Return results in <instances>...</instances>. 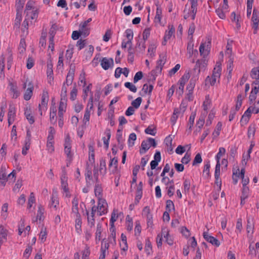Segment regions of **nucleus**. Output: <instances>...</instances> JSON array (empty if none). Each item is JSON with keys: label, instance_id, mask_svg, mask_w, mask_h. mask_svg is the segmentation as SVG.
Segmentation results:
<instances>
[{"label": "nucleus", "instance_id": "f257e3e1", "mask_svg": "<svg viewBox=\"0 0 259 259\" xmlns=\"http://www.w3.org/2000/svg\"><path fill=\"white\" fill-rule=\"evenodd\" d=\"M157 143L154 139L149 138L147 140H144L141 143V148L139 150L141 154L145 153L150 148L151 146L155 147Z\"/></svg>", "mask_w": 259, "mask_h": 259}, {"label": "nucleus", "instance_id": "f03ea898", "mask_svg": "<svg viewBox=\"0 0 259 259\" xmlns=\"http://www.w3.org/2000/svg\"><path fill=\"white\" fill-rule=\"evenodd\" d=\"M49 101V94L48 91H44L41 96V103L38 105V110L40 115L42 114V110H46Z\"/></svg>", "mask_w": 259, "mask_h": 259}, {"label": "nucleus", "instance_id": "7ed1b4c3", "mask_svg": "<svg viewBox=\"0 0 259 259\" xmlns=\"http://www.w3.org/2000/svg\"><path fill=\"white\" fill-rule=\"evenodd\" d=\"M211 44V39L207 38V42L201 43L199 47V52L201 56L205 57L208 55L207 50L210 49Z\"/></svg>", "mask_w": 259, "mask_h": 259}, {"label": "nucleus", "instance_id": "20e7f679", "mask_svg": "<svg viewBox=\"0 0 259 259\" xmlns=\"http://www.w3.org/2000/svg\"><path fill=\"white\" fill-rule=\"evenodd\" d=\"M251 21L252 22V27L254 29L253 33L255 34L256 33V31L258 29V25L259 23L258 14L255 9H254L253 10Z\"/></svg>", "mask_w": 259, "mask_h": 259}, {"label": "nucleus", "instance_id": "39448f33", "mask_svg": "<svg viewBox=\"0 0 259 259\" xmlns=\"http://www.w3.org/2000/svg\"><path fill=\"white\" fill-rule=\"evenodd\" d=\"M203 236L206 241H207V242H209L212 245H213L217 247H218L220 246V242L218 240V239H217L216 238H214L213 236H210L207 232H203Z\"/></svg>", "mask_w": 259, "mask_h": 259}, {"label": "nucleus", "instance_id": "423d86ee", "mask_svg": "<svg viewBox=\"0 0 259 259\" xmlns=\"http://www.w3.org/2000/svg\"><path fill=\"white\" fill-rule=\"evenodd\" d=\"M64 151L69 160H71L72 156L71 154L70 138L68 135L65 138Z\"/></svg>", "mask_w": 259, "mask_h": 259}, {"label": "nucleus", "instance_id": "0eeeda50", "mask_svg": "<svg viewBox=\"0 0 259 259\" xmlns=\"http://www.w3.org/2000/svg\"><path fill=\"white\" fill-rule=\"evenodd\" d=\"M143 214L146 217L147 223L148 226H151L153 225V217L150 213V209L149 206H145L143 210Z\"/></svg>", "mask_w": 259, "mask_h": 259}, {"label": "nucleus", "instance_id": "6e6552de", "mask_svg": "<svg viewBox=\"0 0 259 259\" xmlns=\"http://www.w3.org/2000/svg\"><path fill=\"white\" fill-rule=\"evenodd\" d=\"M100 62L102 67L105 70L108 69L111 66H113L114 64L112 58L107 59L105 57L103 58Z\"/></svg>", "mask_w": 259, "mask_h": 259}, {"label": "nucleus", "instance_id": "1a4fd4ad", "mask_svg": "<svg viewBox=\"0 0 259 259\" xmlns=\"http://www.w3.org/2000/svg\"><path fill=\"white\" fill-rule=\"evenodd\" d=\"M166 61V58L165 55H160L159 59L157 61V65L156 67V71H158L160 73L162 71L163 66L165 63Z\"/></svg>", "mask_w": 259, "mask_h": 259}, {"label": "nucleus", "instance_id": "9d476101", "mask_svg": "<svg viewBox=\"0 0 259 259\" xmlns=\"http://www.w3.org/2000/svg\"><path fill=\"white\" fill-rule=\"evenodd\" d=\"M105 204H106L105 199H102L101 198L99 199L97 209L99 212L100 216L105 214L107 212V209L105 208Z\"/></svg>", "mask_w": 259, "mask_h": 259}, {"label": "nucleus", "instance_id": "9b49d317", "mask_svg": "<svg viewBox=\"0 0 259 259\" xmlns=\"http://www.w3.org/2000/svg\"><path fill=\"white\" fill-rule=\"evenodd\" d=\"M154 159L151 161L150 163V166L152 170L156 168L158 165L159 162L161 160V154L159 151H156L154 155Z\"/></svg>", "mask_w": 259, "mask_h": 259}, {"label": "nucleus", "instance_id": "f8f14e48", "mask_svg": "<svg viewBox=\"0 0 259 259\" xmlns=\"http://www.w3.org/2000/svg\"><path fill=\"white\" fill-rule=\"evenodd\" d=\"M6 167L2 166L0 170V185L4 187L8 180V176L5 172Z\"/></svg>", "mask_w": 259, "mask_h": 259}, {"label": "nucleus", "instance_id": "ddd939ff", "mask_svg": "<svg viewBox=\"0 0 259 259\" xmlns=\"http://www.w3.org/2000/svg\"><path fill=\"white\" fill-rule=\"evenodd\" d=\"M47 73L49 77V82L51 83V81L53 80V64L51 60L48 61L47 62Z\"/></svg>", "mask_w": 259, "mask_h": 259}, {"label": "nucleus", "instance_id": "4468645a", "mask_svg": "<svg viewBox=\"0 0 259 259\" xmlns=\"http://www.w3.org/2000/svg\"><path fill=\"white\" fill-rule=\"evenodd\" d=\"M33 90V87L32 84L29 82L28 83V88L26 89L25 93L24 95V99L26 100H29L32 95V91Z\"/></svg>", "mask_w": 259, "mask_h": 259}, {"label": "nucleus", "instance_id": "2eb2a0df", "mask_svg": "<svg viewBox=\"0 0 259 259\" xmlns=\"http://www.w3.org/2000/svg\"><path fill=\"white\" fill-rule=\"evenodd\" d=\"M72 212L76 214V216H78V215H80L78 211V200L76 197H74L72 201Z\"/></svg>", "mask_w": 259, "mask_h": 259}, {"label": "nucleus", "instance_id": "dca6fc26", "mask_svg": "<svg viewBox=\"0 0 259 259\" xmlns=\"http://www.w3.org/2000/svg\"><path fill=\"white\" fill-rule=\"evenodd\" d=\"M198 78L196 77H192L190 79L186 88L188 92H190V94H191V92H193V90L195 87L196 80Z\"/></svg>", "mask_w": 259, "mask_h": 259}, {"label": "nucleus", "instance_id": "f3484780", "mask_svg": "<svg viewBox=\"0 0 259 259\" xmlns=\"http://www.w3.org/2000/svg\"><path fill=\"white\" fill-rule=\"evenodd\" d=\"M25 0H17L16 4V10H17V17L16 19H18V15L19 14L21 13L24 5L25 4Z\"/></svg>", "mask_w": 259, "mask_h": 259}, {"label": "nucleus", "instance_id": "a211bd4d", "mask_svg": "<svg viewBox=\"0 0 259 259\" xmlns=\"http://www.w3.org/2000/svg\"><path fill=\"white\" fill-rule=\"evenodd\" d=\"M207 66V61L204 59L198 60L196 62V67H198V73L201 70H205Z\"/></svg>", "mask_w": 259, "mask_h": 259}, {"label": "nucleus", "instance_id": "6ab92c4d", "mask_svg": "<svg viewBox=\"0 0 259 259\" xmlns=\"http://www.w3.org/2000/svg\"><path fill=\"white\" fill-rule=\"evenodd\" d=\"M102 188L101 187V185L99 183V182L96 183L94 192L96 196L100 198L102 197Z\"/></svg>", "mask_w": 259, "mask_h": 259}, {"label": "nucleus", "instance_id": "aec40b11", "mask_svg": "<svg viewBox=\"0 0 259 259\" xmlns=\"http://www.w3.org/2000/svg\"><path fill=\"white\" fill-rule=\"evenodd\" d=\"M81 224L82 222L81 215H78V216H76L75 228L76 232L78 233H79L81 231Z\"/></svg>", "mask_w": 259, "mask_h": 259}, {"label": "nucleus", "instance_id": "412c9836", "mask_svg": "<svg viewBox=\"0 0 259 259\" xmlns=\"http://www.w3.org/2000/svg\"><path fill=\"white\" fill-rule=\"evenodd\" d=\"M206 116V112H202L201 115L199 119V120L197 121L196 125L199 128L198 132H199L203 127L204 123V118Z\"/></svg>", "mask_w": 259, "mask_h": 259}, {"label": "nucleus", "instance_id": "4be33fe9", "mask_svg": "<svg viewBox=\"0 0 259 259\" xmlns=\"http://www.w3.org/2000/svg\"><path fill=\"white\" fill-rule=\"evenodd\" d=\"M118 165V159L117 157H114L110 160V162L109 164V168L110 169L112 165H114V168L112 169L113 173L115 172L117 170Z\"/></svg>", "mask_w": 259, "mask_h": 259}, {"label": "nucleus", "instance_id": "5701e85b", "mask_svg": "<svg viewBox=\"0 0 259 259\" xmlns=\"http://www.w3.org/2000/svg\"><path fill=\"white\" fill-rule=\"evenodd\" d=\"M9 85L10 87V91L13 93V98H17L19 95V93L17 90V87L16 83H13L12 82L9 83Z\"/></svg>", "mask_w": 259, "mask_h": 259}, {"label": "nucleus", "instance_id": "b1692460", "mask_svg": "<svg viewBox=\"0 0 259 259\" xmlns=\"http://www.w3.org/2000/svg\"><path fill=\"white\" fill-rule=\"evenodd\" d=\"M250 76L252 79H259V66L252 69L250 72Z\"/></svg>", "mask_w": 259, "mask_h": 259}, {"label": "nucleus", "instance_id": "393cba45", "mask_svg": "<svg viewBox=\"0 0 259 259\" xmlns=\"http://www.w3.org/2000/svg\"><path fill=\"white\" fill-rule=\"evenodd\" d=\"M16 115V109L14 106L12 104L9 105V111L8 113V118H15Z\"/></svg>", "mask_w": 259, "mask_h": 259}, {"label": "nucleus", "instance_id": "a878e982", "mask_svg": "<svg viewBox=\"0 0 259 259\" xmlns=\"http://www.w3.org/2000/svg\"><path fill=\"white\" fill-rule=\"evenodd\" d=\"M221 66V64L219 63L218 62L217 63V65L214 68L212 72V74L214 75V77H220L222 70Z\"/></svg>", "mask_w": 259, "mask_h": 259}, {"label": "nucleus", "instance_id": "bb28decb", "mask_svg": "<svg viewBox=\"0 0 259 259\" xmlns=\"http://www.w3.org/2000/svg\"><path fill=\"white\" fill-rule=\"evenodd\" d=\"M193 44L192 42H190L188 43L187 46V52L190 55V57H191L194 53H196L198 54V51L197 50H194L193 49Z\"/></svg>", "mask_w": 259, "mask_h": 259}, {"label": "nucleus", "instance_id": "cd10ccee", "mask_svg": "<svg viewBox=\"0 0 259 259\" xmlns=\"http://www.w3.org/2000/svg\"><path fill=\"white\" fill-rule=\"evenodd\" d=\"M168 29L169 30L168 31H166L164 37H165V38H167L169 39L171 37L172 35L174 33L175 31V29L172 25H169Z\"/></svg>", "mask_w": 259, "mask_h": 259}, {"label": "nucleus", "instance_id": "c85d7f7f", "mask_svg": "<svg viewBox=\"0 0 259 259\" xmlns=\"http://www.w3.org/2000/svg\"><path fill=\"white\" fill-rule=\"evenodd\" d=\"M209 162H207L206 164L204 165V169L203 171V175L206 178H208L210 177L209 168H210Z\"/></svg>", "mask_w": 259, "mask_h": 259}, {"label": "nucleus", "instance_id": "c756f323", "mask_svg": "<svg viewBox=\"0 0 259 259\" xmlns=\"http://www.w3.org/2000/svg\"><path fill=\"white\" fill-rule=\"evenodd\" d=\"M137 139V136L135 133H132L130 135L128 139V145L129 147H133L134 145V141Z\"/></svg>", "mask_w": 259, "mask_h": 259}, {"label": "nucleus", "instance_id": "7c9ffc66", "mask_svg": "<svg viewBox=\"0 0 259 259\" xmlns=\"http://www.w3.org/2000/svg\"><path fill=\"white\" fill-rule=\"evenodd\" d=\"M8 231L5 229L3 225L0 226V238L2 239L7 240Z\"/></svg>", "mask_w": 259, "mask_h": 259}, {"label": "nucleus", "instance_id": "2f4dec72", "mask_svg": "<svg viewBox=\"0 0 259 259\" xmlns=\"http://www.w3.org/2000/svg\"><path fill=\"white\" fill-rule=\"evenodd\" d=\"M44 209L42 207L41 205H39L38 206V209L37 210V213L36 215V219H38L39 221L44 220Z\"/></svg>", "mask_w": 259, "mask_h": 259}, {"label": "nucleus", "instance_id": "473e14b6", "mask_svg": "<svg viewBox=\"0 0 259 259\" xmlns=\"http://www.w3.org/2000/svg\"><path fill=\"white\" fill-rule=\"evenodd\" d=\"M190 77V74L189 72L185 73L180 78L179 80L180 84L184 85L185 84L186 82L188 80Z\"/></svg>", "mask_w": 259, "mask_h": 259}, {"label": "nucleus", "instance_id": "72a5a7b5", "mask_svg": "<svg viewBox=\"0 0 259 259\" xmlns=\"http://www.w3.org/2000/svg\"><path fill=\"white\" fill-rule=\"evenodd\" d=\"M179 113L180 111L178 108H175L174 109V113L170 118V121L173 124H175V123L176 122V121L178 117V114H179Z\"/></svg>", "mask_w": 259, "mask_h": 259}, {"label": "nucleus", "instance_id": "f704fd0d", "mask_svg": "<svg viewBox=\"0 0 259 259\" xmlns=\"http://www.w3.org/2000/svg\"><path fill=\"white\" fill-rule=\"evenodd\" d=\"M47 232L46 228L42 229L39 234V239L41 242H44L47 238Z\"/></svg>", "mask_w": 259, "mask_h": 259}, {"label": "nucleus", "instance_id": "c9c22d12", "mask_svg": "<svg viewBox=\"0 0 259 259\" xmlns=\"http://www.w3.org/2000/svg\"><path fill=\"white\" fill-rule=\"evenodd\" d=\"M145 250L148 255L150 254V251L152 250V244L149 239L146 240Z\"/></svg>", "mask_w": 259, "mask_h": 259}, {"label": "nucleus", "instance_id": "e433bc0d", "mask_svg": "<svg viewBox=\"0 0 259 259\" xmlns=\"http://www.w3.org/2000/svg\"><path fill=\"white\" fill-rule=\"evenodd\" d=\"M77 94V89H76V84H74V87L70 92V99L72 101L75 100Z\"/></svg>", "mask_w": 259, "mask_h": 259}, {"label": "nucleus", "instance_id": "4c0bfd02", "mask_svg": "<svg viewBox=\"0 0 259 259\" xmlns=\"http://www.w3.org/2000/svg\"><path fill=\"white\" fill-rule=\"evenodd\" d=\"M89 211L88 210H86V214L88 215L87 219L88 225L91 228H92L95 226V220L94 217H89Z\"/></svg>", "mask_w": 259, "mask_h": 259}, {"label": "nucleus", "instance_id": "58836bf2", "mask_svg": "<svg viewBox=\"0 0 259 259\" xmlns=\"http://www.w3.org/2000/svg\"><path fill=\"white\" fill-rule=\"evenodd\" d=\"M102 233V225L100 224H98L97 226V231L96 232V240L99 241L101 239V235Z\"/></svg>", "mask_w": 259, "mask_h": 259}, {"label": "nucleus", "instance_id": "ea45409f", "mask_svg": "<svg viewBox=\"0 0 259 259\" xmlns=\"http://www.w3.org/2000/svg\"><path fill=\"white\" fill-rule=\"evenodd\" d=\"M233 58H232L230 56H229V59L228 60V65H227V69L229 70V76H230V77H231V74L232 72V71L233 70Z\"/></svg>", "mask_w": 259, "mask_h": 259}, {"label": "nucleus", "instance_id": "a19ab883", "mask_svg": "<svg viewBox=\"0 0 259 259\" xmlns=\"http://www.w3.org/2000/svg\"><path fill=\"white\" fill-rule=\"evenodd\" d=\"M58 205L59 200H58V198L53 194L51 197V205L56 209Z\"/></svg>", "mask_w": 259, "mask_h": 259}, {"label": "nucleus", "instance_id": "79ce46f5", "mask_svg": "<svg viewBox=\"0 0 259 259\" xmlns=\"http://www.w3.org/2000/svg\"><path fill=\"white\" fill-rule=\"evenodd\" d=\"M198 5H193L191 6V10L190 15L191 16L192 19L194 20L195 18V15L197 13V7Z\"/></svg>", "mask_w": 259, "mask_h": 259}, {"label": "nucleus", "instance_id": "37998d69", "mask_svg": "<svg viewBox=\"0 0 259 259\" xmlns=\"http://www.w3.org/2000/svg\"><path fill=\"white\" fill-rule=\"evenodd\" d=\"M142 101V99L141 97H138L132 102V105L136 109H137L140 106Z\"/></svg>", "mask_w": 259, "mask_h": 259}, {"label": "nucleus", "instance_id": "c03bdc74", "mask_svg": "<svg viewBox=\"0 0 259 259\" xmlns=\"http://www.w3.org/2000/svg\"><path fill=\"white\" fill-rule=\"evenodd\" d=\"M124 86L134 93H136L137 91V87L132 83L130 82H126L124 83Z\"/></svg>", "mask_w": 259, "mask_h": 259}, {"label": "nucleus", "instance_id": "a18cd8bd", "mask_svg": "<svg viewBox=\"0 0 259 259\" xmlns=\"http://www.w3.org/2000/svg\"><path fill=\"white\" fill-rule=\"evenodd\" d=\"M85 180L87 181V179H88L90 180L92 179V172L91 168H89V166L88 164L87 165L86 167V172L85 174Z\"/></svg>", "mask_w": 259, "mask_h": 259}, {"label": "nucleus", "instance_id": "49530a36", "mask_svg": "<svg viewBox=\"0 0 259 259\" xmlns=\"http://www.w3.org/2000/svg\"><path fill=\"white\" fill-rule=\"evenodd\" d=\"M220 77H214V75L212 74L211 77L207 76L205 79L206 82H209L211 85L215 84L217 81V78H219Z\"/></svg>", "mask_w": 259, "mask_h": 259}, {"label": "nucleus", "instance_id": "de8ad7c7", "mask_svg": "<svg viewBox=\"0 0 259 259\" xmlns=\"http://www.w3.org/2000/svg\"><path fill=\"white\" fill-rule=\"evenodd\" d=\"M196 116V112H192L190 116L189 120V130H191L192 127L193 125L194 119Z\"/></svg>", "mask_w": 259, "mask_h": 259}, {"label": "nucleus", "instance_id": "09e8293b", "mask_svg": "<svg viewBox=\"0 0 259 259\" xmlns=\"http://www.w3.org/2000/svg\"><path fill=\"white\" fill-rule=\"evenodd\" d=\"M202 161L201 155L200 153H198L196 155L193 161L192 165H195L197 164L201 163Z\"/></svg>", "mask_w": 259, "mask_h": 259}, {"label": "nucleus", "instance_id": "8fccbe9b", "mask_svg": "<svg viewBox=\"0 0 259 259\" xmlns=\"http://www.w3.org/2000/svg\"><path fill=\"white\" fill-rule=\"evenodd\" d=\"M255 133V127L254 125H250L248 128L247 135H248V138H250L251 137V136L253 137L254 136Z\"/></svg>", "mask_w": 259, "mask_h": 259}, {"label": "nucleus", "instance_id": "3c124183", "mask_svg": "<svg viewBox=\"0 0 259 259\" xmlns=\"http://www.w3.org/2000/svg\"><path fill=\"white\" fill-rule=\"evenodd\" d=\"M25 41L24 39H21L20 40L19 47V50L20 53H23L25 51Z\"/></svg>", "mask_w": 259, "mask_h": 259}, {"label": "nucleus", "instance_id": "603ef678", "mask_svg": "<svg viewBox=\"0 0 259 259\" xmlns=\"http://www.w3.org/2000/svg\"><path fill=\"white\" fill-rule=\"evenodd\" d=\"M214 117V112H213V111L211 110L208 115V119L206 122V126H209L211 124L212 120H213Z\"/></svg>", "mask_w": 259, "mask_h": 259}, {"label": "nucleus", "instance_id": "864d4df0", "mask_svg": "<svg viewBox=\"0 0 259 259\" xmlns=\"http://www.w3.org/2000/svg\"><path fill=\"white\" fill-rule=\"evenodd\" d=\"M67 87H66L65 83L63 84L61 93V99H67Z\"/></svg>", "mask_w": 259, "mask_h": 259}, {"label": "nucleus", "instance_id": "5fc2aeb1", "mask_svg": "<svg viewBox=\"0 0 259 259\" xmlns=\"http://www.w3.org/2000/svg\"><path fill=\"white\" fill-rule=\"evenodd\" d=\"M162 15V10L159 7L157 8L156 9V13L155 17V21L157 20L159 23H160Z\"/></svg>", "mask_w": 259, "mask_h": 259}, {"label": "nucleus", "instance_id": "6e6d98bb", "mask_svg": "<svg viewBox=\"0 0 259 259\" xmlns=\"http://www.w3.org/2000/svg\"><path fill=\"white\" fill-rule=\"evenodd\" d=\"M191 160L190 154L187 152L185 156L182 158L181 162L183 164H188Z\"/></svg>", "mask_w": 259, "mask_h": 259}, {"label": "nucleus", "instance_id": "4d7b16f0", "mask_svg": "<svg viewBox=\"0 0 259 259\" xmlns=\"http://www.w3.org/2000/svg\"><path fill=\"white\" fill-rule=\"evenodd\" d=\"M190 188V181L188 179H186L184 182V190L185 192L188 193Z\"/></svg>", "mask_w": 259, "mask_h": 259}, {"label": "nucleus", "instance_id": "13d9d810", "mask_svg": "<svg viewBox=\"0 0 259 259\" xmlns=\"http://www.w3.org/2000/svg\"><path fill=\"white\" fill-rule=\"evenodd\" d=\"M253 225L251 222L250 220L249 219L247 220V224L246 226V230L248 233H253Z\"/></svg>", "mask_w": 259, "mask_h": 259}, {"label": "nucleus", "instance_id": "bf43d9fd", "mask_svg": "<svg viewBox=\"0 0 259 259\" xmlns=\"http://www.w3.org/2000/svg\"><path fill=\"white\" fill-rule=\"evenodd\" d=\"M106 160L102 158L100 160V171L101 172H102V170L104 169V173L106 172Z\"/></svg>", "mask_w": 259, "mask_h": 259}, {"label": "nucleus", "instance_id": "052dcab7", "mask_svg": "<svg viewBox=\"0 0 259 259\" xmlns=\"http://www.w3.org/2000/svg\"><path fill=\"white\" fill-rule=\"evenodd\" d=\"M143 76V74L142 71L137 72L134 77V82L135 83L139 80L141 79Z\"/></svg>", "mask_w": 259, "mask_h": 259}, {"label": "nucleus", "instance_id": "680f3d73", "mask_svg": "<svg viewBox=\"0 0 259 259\" xmlns=\"http://www.w3.org/2000/svg\"><path fill=\"white\" fill-rule=\"evenodd\" d=\"M67 105V99H61L59 106V110H65L64 109L66 108Z\"/></svg>", "mask_w": 259, "mask_h": 259}, {"label": "nucleus", "instance_id": "e2e57ef3", "mask_svg": "<svg viewBox=\"0 0 259 259\" xmlns=\"http://www.w3.org/2000/svg\"><path fill=\"white\" fill-rule=\"evenodd\" d=\"M86 45V40H82L81 39L78 40L76 43V46L78 48V50H80L83 49Z\"/></svg>", "mask_w": 259, "mask_h": 259}, {"label": "nucleus", "instance_id": "0e129e2a", "mask_svg": "<svg viewBox=\"0 0 259 259\" xmlns=\"http://www.w3.org/2000/svg\"><path fill=\"white\" fill-rule=\"evenodd\" d=\"M58 29V26L56 24H53L50 30H49V35H55V34L56 33V31Z\"/></svg>", "mask_w": 259, "mask_h": 259}, {"label": "nucleus", "instance_id": "69168bd1", "mask_svg": "<svg viewBox=\"0 0 259 259\" xmlns=\"http://www.w3.org/2000/svg\"><path fill=\"white\" fill-rule=\"evenodd\" d=\"M136 47L140 50V51L143 52L146 48L145 42L143 41H138L136 45Z\"/></svg>", "mask_w": 259, "mask_h": 259}, {"label": "nucleus", "instance_id": "338daca9", "mask_svg": "<svg viewBox=\"0 0 259 259\" xmlns=\"http://www.w3.org/2000/svg\"><path fill=\"white\" fill-rule=\"evenodd\" d=\"M150 34V28H146L143 32V37L144 41L145 42L146 40L148 39Z\"/></svg>", "mask_w": 259, "mask_h": 259}, {"label": "nucleus", "instance_id": "774afa93", "mask_svg": "<svg viewBox=\"0 0 259 259\" xmlns=\"http://www.w3.org/2000/svg\"><path fill=\"white\" fill-rule=\"evenodd\" d=\"M90 254L89 247L86 246L85 249L82 251V259H89L88 257Z\"/></svg>", "mask_w": 259, "mask_h": 259}]
</instances>
